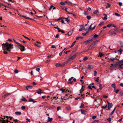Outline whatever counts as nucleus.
<instances>
[{"label":"nucleus","mask_w":123,"mask_h":123,"mask_svg":"<svg viewBox=\"0 0 123 123\" xmlns=\"http://www.w3.org/2000/svg\"><path fill=\"white\" fill-rule=\"evenodd\" d=\"M2 47L4 51V54H8V51L10 52L11 49L13 48V44L12 43H9L6 42V43H3L2 44Z\"/></svg>","instance_id":"f257e3e1"},{"label":"nucleus","mask_w":123,"mask_h":123,"mask_svg":"<svg viewBox=\"0 0 123 123\" xmlns=\"http://www.w3.org/2000/svg\"><path fill=\"white\" fill-rule=\"evenodd\" d=\"M120 31L117 30V29H111L109 32V33L110 36L115 35L117 33H120Z\"/></svg>","instance_id":"f03ea898"},{"label":"nucleus","mask_w":123,"mask_h":123,"mask_svg":"<svg viewBox=\"0 0 123 123\" xmlns=\"http://www.w3.org/2000/svg\"><path fill=\"white\" fill-rule=\"evenodd\" d=\"M93 25V24H91V25L90 26L89 28L88 29V31H87L86 32L84 33H82V35L83 36H85L88 33L89 31L94 29L95 28L96 26L95 25H94L93 27H91Z\"/></svg>","instance_id":"7ed1b4c3"},{"label":"nucleus","mask_w":123,"mask_h":123,"mask_svg":"<svg viewBox=\"0 0 123 123\" xmlns=\"http://www.w3.org/2000/svg\"><path fill=\"white\" fill-rule=\"evenodd\" d=\"M97 44V41H94L93 42L92 44L88 48V50H90L93 49L95 47L96 45Z\"/></svg>","instance_id":"20e7f679"},{"label":"nucleus","mask_w":123,"mask_h":123,"mask_svg":"<svg viewBox=\"0 0 123 123\" xmlns=\"http://www.w3.org/2000/svg\"><path fill=\"white\" fill-rule=\"evenodd\" d=\"M76 55H73L69 58L68 60L66 61V62L67 63L70 62L73 60L76 57Z\"/></svg>","instance_id":"39448f33"},{"label":"nucleus","mask_w":123,"mask_h":123,"mask_svg":"<svg viewBox=\"0 0 123 123\" xmlns=\"http://www.w3.org/2000/svg\"><path fill=\"white\" fill-rule=\"evenodd\" d=\"M119 64L118 66V68L121 69H123V61L121 60L119 61Z\"/></svg>","instance_id":"423d86ee"},{"label":"nucleus","mask_w":123,"mask_h":123,"mask_svg":"<svg viewBox=\"0 0 123 123\" xmlns=\"http://www.w3.org/2000/svg\"><path fill=\"white\" fill-rule=\"evenodd\" d=\"M119 61L118 62H117L114 64H111L112 66H111V67L113 68H114L115 67H116L118 65H119Z\"/></svg>","instance_id":"0eeeda50"},{"label":"nucleus","mask_w":123,"mask_h":123,"mask_svg":"<svg viewBox=\"0 0 123 123\" xmlns=\"http://www.w3.org/2000/svg\"><path fill=\"white\" fill-rule=\"evenodd\" d=\"M20 45H18L17 46H19L20 47V49L22 51H24L25 49V48L24 46L23 45H21V44L20 43Z\"/></svg>","instance_id":"6e6552de"},{"label":"nucleus","mask_w":123,"mask_h":123,"mask_svg":"<svg viewBox=\"0 0 123 123\" xmlns=\"http://www.w3.org/2000/svg\"><path fill=\"white\" fill-rule=\"evenodd\" d=\"M6 26L0 25V30L2 31H4L6 30Z\"/></svg>","instance_id":"1a4fd4ad"},{"label":"nucleus","mask_w":123,"mask_h":123,"mask_svg":"<svg viewBox=\"0 0 123 123\" xmlns=\"http://www.w3.org/2000/svg\"><path fill=\"white\" fill-rule=\"evenodd\" d=\"M5 116H4V118H2V117H1V119H2L3 121L2 122V123H9V121L8 120H4V119H5Z\"/></svg>","instance_id":"9d476101"},{"label":"nucleus","mask_w":123,"mask_h":123,"mask_svg":"<svg viewBox=\"0 0 123 123\" xmlns=\"http://www.w3.org/2000/svg\"><path fill=\"white\" fill-rule=\"evenodd\" d=\"M107 102L108 105V110H110V109L111 108L112 106V103H110L108 101H107Z\"/></svg>","instance_id":"9b49d317"},{"label":"nucleus","mask_w":123,"mask_h":123,"mask_svg":"<svg viewBox=\"0 0 123 123\" xmlns=\"http://www.w3.org/2000/svg\"><path fill=\"white\" fill-rule=\"evenodd\" d=\"M19 15L20 16L23 17H24L26 19H30L32 20H35L31 18H29V17H26V16H23V15Z\"/></svg>","instance_id":"f8f14e48"},{"label":"nucleus","mask_w":123,"mask_h":123,"mask_svg":"<svg viewBox=\"0 0 123 123\" xmlns=\"http://www.w3.org/2000/svg\"><path fill=\"white\" fill-rule=\"evenodd\" d=\"M81 112L82 114H86V111L84 110L83 109L81 110Z\"/></svg>","instance_id":"ddd939ff"},{"label":"nucleus","mask_w":123,"mask_h":123,"mask_svg":"<svg viewBox=\"0 0 123 123\" xmlns=\"http://www.w3.org/2000/svg\"><path fill=\"white\" fill-rule=\"evenodd\" d=\"M42 91V90L41 89H38L37 91V92L39 94H40L42 92H41V91Z\"/></svg>","instance_id":"4468645a"},{"label":"nucleus","mask_w":123,"mask_h":123,"mask_svg":"<svg viewBox=\"0 0 123 123\" xmlns=\"http://www.w3.org/2000/svg\"><path fill=\"white\" fill-rule=\"evenodd\" d=\"M32 88V87L30 86H27L26 87V88L27 90L31 89Z\"/></svg>","instance_id":"2eb2a0df"},{"label":"nucleus","mask_w":123,"mask_h":123,"mask_svg":"<svg viewBox=\"0 0 123 123\" xmlns=\"http://www.w3.org/2000/svg\"><path fill=\"white\" fill-rule=\"evenodd\" d=\"M93 68V66L92 65H89L88 66V69L90 70H91Z\"/></svg>","instance_id":"dca6fc26"},{"label":"nucleus","mask_w":123,"mask_h":123,"mask_svg":"<svg viewBox=\"0 0 123 123\" xmlns=\"http://www.w3.org/2000/svg\"><path fill=\"white\" fill-rule=\"evenodd\" d=\"M98 36V35L97 34H95L93 36V37H92V41L94 40L95 39L97 38Z\"/></svg>","instance_id":"f3484780"},{"label":"nucleus","mask_w":123,"mask_h":123,"mask_svg":"<svg viewBox=\"0 0 123 123\" xmlns=\"http://www.w3.org/2000/svg\"><path fill=\"white\" fill-rule=\"evenodd\" d=\"M92 41H93L92 40V39H91V40H88L86 41V44H87L88 43H89Z\"/></svg>","instance_id":"a211bd4d"},{"label":"nucleus","mask_w":123,"mask_h":123,"mask_svg":"<svg viewBox=\"0 0 123 123\" xmlns=\"http://www.w3.org/2000/svg\"><path fill=\"white\" fill-rule=\"evenodd\" d=\"M29 101H30V102H32L33 103L37 102V101H33V99L32 98H29Z\"/></svg>","instance_id":"6ab92c4d"},{"label":"nucleus","mask_w":123,"mask_h":123,"mask_svg":"<svg viewBox=\"0 0 123 123\" xmlns=\"http://www.w3.org/2000/svg\"><path fill=\"white\" fill-rule=\"evenodd\" d=\"M63 18L66 19V21L68 23L69 22L70 19H69L68 18V17L65 18L63 17Z\"/></svg>","instance_id":"aec40b11"},{"label":"nucleus","mask_w":123,"mask_h":123,"mask_svg":"<svg viewBox=\"0 0 123 123\" xmlns=\"http://www.w3.org/2000/svg\"><path fill=\"white\" fill-rule=\"evenodd\" d=\"M15 114L17 115H21V113L20 112L17 111L15 112Z\"/></svg>","instance_id":"412c9836"},{"label":"nucleus","mask_w":123,"mask_h":123,"mask_svg":"<svg viewBox=\"0 0 123 123\" xmlns=\"http://www.w3.org/2000/svg\"><path fill=\"white\" fill-rule=\"evenodd\" d=\"M53 119L52 118H50L49 117H48V120H47V122H49L52 121Z\"/></svg>","instance_id":"4be33fe9"},{"label":"nucleus","mask_w":123,"mask_h":123,"mask_svg":"<svg viewBox=\"0 0 123 123\" xmlns=\"http://www.w3.org/2000/svg\"><path fill=\"white\" fill-rule=\"evenodd\" d=\"M108 59L109 60L111 61L114 62L115 61V58H113L112 57L110 58V59L108 58Z\"/></svg>","instance_id":"5701e85b"},{"label":"nucleus","mask_w":123,"mask_h":123,"mask_svg":"<svg viewBox=\"0 0 123 123\" xmlns=\"http://www.w3.org/2000/svg\"><path fill=\"white\" fill-rule=\"evenodd\" d=\"M116 107L114 109V110L111 112V113L109 115L110 116H111L113 114V113L114 111H115Z\"/></svg>","instance_id":"b1692460"},{"label":"nucleus","mask_w":123,"mask_h":123,"mask_svg":"<svg viewBox=\"0 0 123 123\" xmlns=\"http://www.w3.org/2000/svg\"><path fill=\"white\" fill-rule=\"evenodd\" d=\"M66 109L68 110H71V108L69 106H68L66 107Z\"/></svg>","instance_id":"393cba45"},{"label":"nucleus","mask_w":123,"mask_h":123,"mask_svg":"<svg viewBox=\"0 0 123 123\" xmlns=\"http://www.w3.org/2000/svg\"><path fill=\"white\" fill-rule=\"evenodd\" d=\"M107 6H106V8H108L110 7L111 6V4H110V3H107Z\"/></svg>","instance_id":"a878e982"},{"label":"nucleus","mask_w":123,"mask_h":123,"mask_svg":"<svg viewBox=\"0 0 123 123\" xmlns=\"http://www.w3.org/2000/svg\"><path fill=\"white\" fill-rule=\"evenodd\" d=\"M22 100L24 101L25 102H26L27 101V99L25 97H23L21 99Z\"/></svg>","instance_id":"bb28decb"},{"label":"nucleus","mask_w":123,"mask_h":123,"mask_svg":"<svg viewBox=\"0 0 123 123\" xmlns=\"http://www.w3.org/2000/svg\"><path fill=\"white\" fill-rule=\"evenodd\" d=\"M13 40H14V42H15V43L17 44V45H16L15 46L16 47L18 45H20V43H18L17 42H16V41L14 39H13Z\"/></svg>","instance_id":"cd10ccee"},{"label":"nucleus","mask_w":123,"mask_h":123,"mask_svg":"<svg viewBox=\"0 0 123 123\" xmlns=\"http://www.w3.org/2000/svg\"><path fill=\"white\" fill-rule=\"evenodd\" d=\"M81 38V39H82L83 38V37H76V39L77 40H79V38Z\"/></svg>","instance_id":"c85d7f7f"},{"label":"nucleus","mask_w":123,"mask_h":123,"mask_svg":"<svg viewBox=\"0 0 123 123\" xmlns=\"http://www.w3.org/2000/svg\"><path fill=\"white\" fill-rule=\"evenodd\" d=\"M103 54L101 52H99V55L98 56H100V57H102L103 56Z\"/></svg>","instance_id":"c756f323"},{"label":"nucleus","mask_w":123,"mask_h":123,"mask_svg":"<svg viewBox=\"0 0 123 123\" xmlns=\"http://www.w3.org/2000/svg\"><path fill=\"white\" fill-rule=\"evenodd\" d=\"M73 33L72 31H70L68 32V36H70Z\"/></svg>","instance_id":"7c9ffc66"},{"label":"nucleus","mask_w":123,"mask_h":123,"mask_svg":"<svg viewBox=\"0 0 123 123\" xmlns=\"http://www.w3.org/2000/svg\"><path fill=\"white\" fill-rule=\"evenodd\" d=\"M65 3H67L68 5H69L70 4L72 5V3L70 2H69V1H66L65 2Z\"/></svg>","instance_id":"2f4dec72"},{"label":"nucleus","mask_w":123,"mask_h":123,"mask_svg":"<svg viewBox=\"0 0 123 123\" xmlns=\"http://www.w3.org/2000/svg\"><path fill=\"white\" fill-rule=\"evenodd\" d=\"M98 13V10L94 11L93 12V13L94 14H95Z\"/></svg>","instance_id":"473e14b6"},{"label":"nucleus","mask_w":123,"mask_h":123,"mask_svg":"<svg viewBox=\"0 0 123 123\" xmlns=\"http://www.w3.org/2000/svg\"><path fill=\"white\" fill-rule=\"evenodd\" d=\"M10 93H7L5 94L4 96H3L4 97H5V96H9V95L11 94Z\"/></svg>","instance_id":"72a5a7b5"},{"label":"nucleus","mask_w":123,"mask_h":123,"mask_svg":"<svg viewBox=\"0 0 123 123\" xmlns=\"http://www.w3.org/2000/svg\"><path fill=\"white\" fill-rule=\"evenodd\" d=\"M119 43L120 44L122 47H123V42L120 41H119Z\"/></svg>","instance_id":"f704fd0d"},{"label":"nucleus","mask_w":123,"mask_h":123,"mask_svg":"<svg viewBox=\"0 0 123 123\" xmlns=\"http://www.w3.org/2000/svg\"><path fill=\"white\" fill-rule=\"evenodd\" d=\"M99 121L98 120H95L92 123H99Z\"/></svg>","instance_id":"c9c22d12"},{"label":"nucleus","mask_w":123,"mask_h":123,"mask_svg":"<svg viewBox=\"0 0 123 123\" xmlns=\"http://www.w3.org/2000/svg\"><path fill=\"white\" fill-rule=\"evenodd\" d=\"M65 64V62H64L63 63L60 64V67H62L64 66Z\"/></svg>","instance_id":"e433bc0d"},{"label":"nucleus","mask_w":123,"mask_h":123,"mask_svg":"<svg viewBox=\"0 0 123 123\" xmlns=\"http://www.w3.org/2000/svg\"><path fill=\"white\" fill-rule=\"evenodd\" d=\"M76 42V41H75L72 44L71 46L70 47V48L73 47L74 46V45L75 44V42Z\"/></svg>","instance_id":"4c0bfd02"},{"label":"nucleus","mask_w":123,"mask_h":123,"mask_svg":"<svg viewBox=\"0 0 123 123\" xmlns=\"http://www.w3.org/2000/svg\"><path fill=\"white\" fill-rule=\"evenodd\" d=\"M102 84H100L99 85V89L101 90L102 88H103V87H101V86H102Z\"/></svg>","instance_id":"58836bf2"},{"label":"nucleus","mask_w":123,"mask_h":123,"mask_svg":"<svg viewBox=\"0 0 123 123\" xmlns=\"http://www.w3.org/2000/svg\"><path fill=\"white\" fill-rule=\"evenodd\" d=\"M83 60H84V61H85L86 60H87L88 59V58L87 57L85 56L84 57L83 59Z\"/></svg>","instance_id":"ea45409f"},{"label":"nucleus","mask_w":123,"mask_h":123,"mask_svg":"<svg viewBox=\"0 0 123 123\" xmlns=\"http://www.w3.org/2000/svg\"><path fill=\"white\" fill-rule=\"evenodd\" d=\"M123 51V50L121 49H120L118 50V51L119 52L120 54H121L122 53Z\"/></svg>","instance_id":"a19ab883"},{"label":"nucleus","mask_w":123,"mask_h":123,"mask_svg":"<svg viewBox=\"0 0 123 123\" xmlns=\"http://www.w3.org/2000/svg\"><path fill=\"white\" fill-rule=\"evenodd\" d=\"M34 45L35 46L38 47L39 48L40 47V45L38 44H37L36 43H34Z\"/></svg>","instance_id":"79ce46f5"},{"label":"nucleus","mask_w":123,"mask_h":123,"mask_svg":"<svg viewBox=\"0 0 123 123\" xmlns=\"http://www.w3.org/2000/svg\"><path fill=\"white\" fill-rule=\"evenodd\" d=\"M104 15L105 16V17L104 18H103V19L104 20H106L107 19V15L105 14H104Z\"/></svg>","instance_id":"37998d69"},{"label":"nucleus","mask_w":123,"mask_h":123,"mask_svg":"<svg viewBox=\"0 0 123 123\" xmlns=\"http://www.w3.org/2000/svg\"><path fill=\"white\" fill-rule=\"evenodd\" d=\"M60 90L62 91V93H63L64 92V89H63V88H61L60 89Z\"/></svg>","instance_id":"c03bdc74"},{"label":"nucleus","mask_w":123,"mask_h":123,"mask_svg":"<svg viewBox=\"0 0 123 123\" xmlns=\"http://www.w3.org/2000/svg\"><path fill=\"white\" fill-rule=\"evenodd\" d=\"M55 66L57 67H59L60 66V64L57 63L55 64Z\"/></svg>","instance_id":"a18cd8bd"},{"label":"nucleus","mask_w":123,"mask_h":123,"mask_svg":"<svg viewBox=\"0 0 123 123\" xmlns=\"http://www.w3.org/2000/svg\"><path fill=\"white\" fill-rule=\"evenodd\" d=\"M22 36H23L25 38L29 40L30 41L31 40L29 38L25 36L24 35H22Z\"/></svg>","instance_id":"49530a36"},{"label":"nucleus","mask_w":123,"mask_h":123,"mask_svg":"<svg viewBox=\"0 0 123 123\" xmlns=\"http://www.w3.org/2000/svg\"><path fill=\"white\" fill-rule=\"evenodd\" d=\"M78 48V46H76L75 47L74 49V51H76V50Z\"/></svg>","instance_id":"de8ad7c7"},{"label":"nucleus","mask_w":123,"mask_h":123,"mask_svg":"<svg viewBox=\"0 0 123 123\" xmlns=\"http://www.w3.org/2000/svg\"><path fill=\"white\" fill-rule=\"evenodd\" d=\"M111 26H112V24H108L107 26V27H110Z\"/></svg>","instance_id":"09e8293b"},{"label":"nucleus","mask_w":123,"mask_h":123,"mask_svg":"<svg viewBox=\"0 0 123 123\" xmlns=\"http://www.w3.org/2000/svg\"><path fill=\"white\" fill-rule=\"evenodd\" d=\"M14 72L15 73L17 74L18 73V71L17 70L15 69L14 70Z\"/></svg>","instance_id":"8fccbe9b"},{"label":"nucleus","mask_w":123,"mask_h":123,"mask_svg":"<svg viewBox=\"0 0 123 123\" xmlns=\"http://www.w3.org/2000/svg\"><path fill=\"white\" fill-rule=\"evenodd\" d=\"M85 28H81L79 30V31H82V30H85Z\"/></svg>","instance_id":"3c124183"},{"label":"nucleus","mask_w":123,"mask_h":123,"mask_svg":"<svg viewBox=\"0 0 123 123\" xmlns=\"http://www.w3.org/2000/svg\"><path fill=\"white\" fill-rule=\"evenodd\" d=\"M60 3L61 5H65V3H64L63 2H60Z\"/></svg>","instance_id":"603ef678"},{"label":"nucleus","mask_w":123,"mask_h":123,"mask_svg":"<svg viewBox=\"0 0 123 123\" xmlns=\"http://www.w3.org/2000/svg\"><path fill=\"white\" fill-rule=\"evenodd\" d=\"M94 76H95L97 74V72L96 70L94 71Z\"/></svg>","instance_id":"864d4df0"},{"label":"nucleus","mask_w":123,"mask_h":123,"mask_svg":"<svg viewBox=\"0 0 123 123\" xmlns=\"http://www.w3.org/2000/svg\"><path fill=\"white\" fill-rule=\"evenodd\" d=\"M119 95L120 96L123 95V92H120L119 93Z\"/></svg>","instance_id":"5fc2aeb1"},{"label":"nucleus","mask_w":123,"mask_h":123,"mask_svg":"<svg viewBox=\"0 0 123 123\" xmlns=\"http://www.w3.org/2000/svg\"><path fill=\"white\" fill-rule=\"evenodd\" d=\"M111 86L113 87H116L115 86V83L111 85Z\"/></svg>","instance_id":"6e6d98bb"},{"label":"nucleus","mask_w":123,"mask_h":123,"mask_svg":"<svg viewBox=\"0 0 123 123\" xmlns=\"http://www.w3.org/2000/svg\"><path fill=\"white\" fill-rule=\"evenodd\" d=\"M84 106V104H81V105L80 106V108H81L82 107H83Z\"/></svg>","instance_id":"4d7b16f0"},{"label":"nucleus","mask_w":123,"mask_h":123,"mask_svg":"<svg viewBox=\"0 0 123 123\" xmlns=\"http://www.w3.org/2000/svg\"><path fill=\"white\" fill-rule=\"evenodd\" d=\"M87 19H90L91 18V17L90 16H87L86 17Z\"/></svg>","instance_id":"13d9d810"},{"label":"nucleus","mask_w":123,"mask_h":123,"mask_svg":"<svg viewBox=\"0 0 123 123\" xmlns=\"http://www.w3.org/2000/svg\"><path fill=\"white\" fill-rule=\"evenodd\" d=\"M68 14H71L74 17H75L76 16V15L75 14H74L72 13H68Z\"/></svg>","instance_id":"bf43d9fd"},{"label":"nucleus","mask_w":123,"mask_h":123,"mask_svg":"<svg viewBox=\"0 0 123 123\" xmlns=\"http://www.w3.org/2000/svg\"><path fill=\"white\" fill-rule=\"evenodd\" d=\"M115 15L117 16H120V14L117 13H115Z\"/></svg>","instance_id":"052dcab7"},{"label":"nucleus","mask_w":123,"mask_h":123,"mask_svg":"<svg viewBox=\"0 0 123 123\" xmlns=\"http://www.w3.org/2000/svg\"><path fill=\"white\" fill-rule=\"evenodd\" d=\"M119 91V89H117L116 90H115L114 92H115L116 93H117Z\"/></svg>","instance_id":"680f3d73"},{"label":"nucleus","mask_w":123,"mask_h":123,"mask_svg":"<svg viewBox=\"0 0 123 123\" xmlns=\"http://www.w3.org/2000/svg\"><path fill=\"white\" fill-rule=\"evenodd\" d=\"M99 77H97V78L95 80V81H96L97 82H98L99 81Z\"/></svg>","instance_id":"e2e57ef3"},{"label":"nucleus","mask_w":123,"mask_h":123,"mask_svg":"<svg viewBox=\"0 0 123 123\" xmlns=\"http://www.w3.org/2000/svg\"><path fill=\"white\" fill-rule=\"evenodd\" d=\"M53 99L55 98H56V99H58V97L57 96V95L55 97V96H53Z\"/></svg>","instance_id":"0e129e2a"},{"label":"nucleus","mask_w":123,"mask_h":123,"mask_svg":"<svg viewBox=\"0 0 123 123\" xmlns=\"http://www.w3.org/2000/svg\"><path fill=\"white\" fill-rule=\"evenodd\" d=\"M107 120L109 122H110L111 121V119L110 117H109L108 118V119H107Z\"/></svg>","instance_id":"69168bd1"},{"label":"nucleus","mask_w":123,"mask_h":123,"mask_svg":"<svg viewBox=\"0 0 123 123\" xmlns=\"http://www.w3.org/2000/svg\"><path fill=\"white\" fill-rule=\"evenodd\" d=\"M8 1L9 2H11L13 3L14 2L13 0H8Z\"/></svg>","instance_id":"338daca9"},{"label":"nucleus","mask_w":123,"mask_h":123,"mask_svg":"<svg viewBox=\"0 0 123 123\" xmlns=\"http://www.w3.org/2000/svg\"><path fill=\"white\" fill-rule=\"evenodd\" d=\"M104 23V22H102L99 24V25L101 26L102 25H103Z\"/></svg>","instance_id":"774afa93"}]
</instances>
